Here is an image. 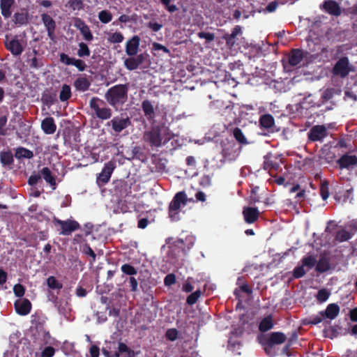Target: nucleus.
<instances>
[{
  "label": "nucleus",
  "mask_w": 357,
  "mask_h": 357,
  "mask_svg": "<svg viewBox=\"0 0 357 357\" xmlns=\"http://www.w3.org/2000/svg\"><path fill=\"white\" fill-rule=\"evenodd\" d=\"M128 92L127 84H116L107 91L105 98L109 105L117 110L127 101Z\"/></svg>",
  "instance_id": "nucleus-1"
},
{
  "label": "nucleus",
  "mask_w": 357,
  "mask_h": 357,
  "mask_svg": "<svg viewBox=\"0 0 357 357\" xmlns=\"http://www.w3.org/2000/svg\"><path fill=\"white\" fill-rule=\"evenodd\" d=\"M191 199H188L185 192H177L169 205V217L172 221H178L180 220L181 208L186 206Z\"/></svg>",
  "instance_id": "nucleus-2"
},
{
  "label": "nucleus",
  "mask_w": 357,
  "mask_h": 357,
  "mask_svg": "<svg viewBox=\"0 0 357 357\" xmlns=\"http://www.w3.org/2000/svg\"><path fill=\"white\" fill-rule=\"evenodd\" d=\"M166 130L159 129L158 127L153 128L149 132L145 133L144 137L151 145L160 146L163 143L167 142L170 137L166 136Z\"/></svg>",
  "instance_id": "nucleus-3"
},
{
  "label": "nucleus",
  "mask_w": 357,
  "mask_h": 357,
  "mask_svg": "<svg viewBox=\"0 0 357 357\" xmlns=\"http://www.w3.org/2000/svg\"><path fill=\"white\" fill-rule=\"evenodd\" d=\"M104 105V101L97 97L92 98L89 101L90 107L94 111L96 116L100 119L107 120L112 116V109L108 107H102Z\"/></svg>",
  "instance_id": "nucleus-4"
},
{
  "label": "nucleus",
  "mask_w": 357,
  "mask_h": 357,
  "mask_svg": "<svg viewBox=\"0 0 357 357\" xmlns=\"http://www.w3.org/2000/svg\"><path fill=\"white\" fill-rule=\"evenodd\" d=\"M353 70L354 68L350 64L349 59L347 56H342L334 65L332 73L335 76L344 78Z\"/></svg>",
  "instance_id": "nucleus-5"
},
{
  "label": "nucleus",
  "mask_w": 357,
  "mask_h": 357,
  "mask_svg": "<svg viewBox=\"0 0 357 357\" xmlns=\"http://www.w3.org/2000/svg\"><path fill=\"white\" fill-rule=\"evenodd\" d=\"M257 340L264 350L268 351V317H264L259 323L257 332Z\"/></svg>",
  "instance_id": "nucleus-6"
},
{
  "label": "nucleus",
  "mask_w": 357,
  "mask_h": 357,
  "mask_svg": "<svg viewBox=\"0 0 357 357\" xmlns=\"http://www.w3.org/2000/svg\"><path fill=\"white\" fill-rule=\"evenodd\" d=\"M107 125L112 126L115 133H119L131 125V121L129 117L120 115L114 116L107 123Z\"/></svg>",
  "instance_id": "nucleus-7"
},
{
  "label": "nucleus",
  "mask_w": 357,
  "mask_h": 357,
  "mask_svg": "<svg viewBox=\"0 0 357 357\" xmlns=\"http://www.w3.org/2000/svg\"><path fill=\"white\" fill-rule=\"evenodd\" d=\"M116 167V163L114 161H109L105 164V166L101 172L97 176L96 182L98 185H102L107 183L112 176L114 169Z\"/></svg>",
  "instance_id": "nucleus-8"
},
{
  "label": "nucleus",
  "mask_w": 357,
  "mask_h": 357,
  "mask_svg": "<svg viewBox=\"0 0 357 357\" xmlns=\"http://www.w3.org/2000/svg\"><path fill=\"white\" fill-rule=\"evenodd\" d=\"M55 223L60 225L61 231L59 234L64 236L70 235L73 231L79 228V223L73 220H67L64 221L56 219L55 220Z\"/></svg>",
  "instance_id": "nucleus-9"
},
{
  "label": "nucleus",
  "mask_w": 357,
  "mask_h": 357,
  "mask_svg": "<svg viewBox=\"0 0 357 357\" xmlns=\"http://www.w3.org/2000/svg\"><path fill=\"white\" fill-rule=\"evenodd\" d=\"M320 8L326 13L335 17H339L342 14V8L335 0H324V3L320 6Z\"/></svg>",
  "instance_id": "nucleus-10"
},
{
  "label": "nucleus",
  "mask_w": 357,
  "mask_h": 357,
  "mask_svg": "<svg viewBox=\"0 0 357 357\" xmlns=\"http://www.w3.org/2000/svg\"><path fill=\"white\" fill-rule=\"evenodd\" d=\"M327 136V130L323 125L314 126L307 133L308 139L311 142L321 141Z\"/></svg>",
  "instance_id": "nucleus-11"
},
{
  "label": "nucleus",
  "mask_w": 357,
  "mask_h": 357,
  "mask_svg": "<svg viewBox=\"0 0 357 357\" xmlns=\"http://www.w3.org/2000/svg\"><path fill=\"white\" fill-rule=\"evenodd\" d=\"M14 305L16 312L21 316L27 315L31 310V303L26 298L17 299Z\"/></svg>",
  "instance_id": "nucleus-12"
},
{
  "label": "nucleus",
  "mask_w": 357,
  "mask_h": 357,
  "mask_svg": "<svg viewBox=\"0 0 357 357\" xmlns=\"http://www.w3.org/2000/svg\"><path fill=\"white\" fill-rule=\"evenodd\" d=\"M6 48L15 56H18L22 54L24 50V47L21 43L19 41L17 37L8 40V39L5 42Z\"/></svg>",
  "instance_id": "nucleus-13"
},
{
  "label": "nucleus",
  "mask_w": 357,
  "mask_h": 357,
  "mask_svg": "<svg viewBox=\"0 0 357 357\" xmlns=\"http://www.w3.org/2000/svg\"><path fill=\"white\" fill-rule=\"evenodd\" d=\"M140 38L137 36H134L131 39L128 40L126 44V52L132 56L137 54L139 47Z\"/></svg>",
  "instance_id": "nucleus-14"
},
{
  "label": "nucleus",
  "mask_w": 357,
  "mask_h": 357,
  "mask_svg": "<svg viewBox=\"0 0 357 357\" xmlns=\"http://www.w3.org/2000/svg\"><path fill=\"white\" fill-rule=\"evenodd\" d=\"M337 163L340 169H349L351 166L357 164V156L344 154L337 160Z\"/></svg>",
  "instance_id": "nucleus-15"
},
{
  "label": "nucleus",
  "mask_w": 357,
  "mask_h": 357,
  "mask_svg": "<svg viewBox=\"0 0 357 357\" xmlns=\"http://www.w3.org/2000/svg\"><path fill=\"white\" fill-rule=\"evenodd\" d=\"M144 56L142 54L134 57L130 56L124 60V66L129 70H134L144 62Z\"/></svg>",
  "instance_id": "nucleus-16"
},
{
  "label": "nucleus",
  "mask_w": 357,
  "mask_h": 357,
  "mask_svg": "<svg viewBox=\"0 0 357 357\" xmlns=\"http://www.w3.org/2000/svg\"><path fill=\"white\" fill-rule=\"evenodd\" d=\"M307 52L301 49H292L289 54V63L291 66H296L303 59Z\"/></svg>",
  "instance_id": "nucleus-17"
},
{
  "label": "nucleus",
  "mask_w": 357,
  "mask_h": 357,
  "mask_svg": "<svg viewBox=\"0 0 357 357\" xmlns=\"http://www.w3.org/2000/svg\"><path fill=\"white\" fill-rule=\"evenodd\" d=\"M340 310V306L337 303H331L328 305L325 310L320 311L319 314L323 317L332 320L337 317Z\"/></svg>",
  "instance_id": "nucleus-18"
},
{
  "label": "nucleus",
  "mask_w": 357,
  "mask_h": 357,
  "mask_svg": "<svg viewBox=\"0 0 357 357\" xmlns=\"http://www.w3.org/2000/svg\"><path fill=\"white\" fill-rule=\"evenodd\" d=\"M259 211L257 208L253 207H243V215L244 220L246 223L251 224L255 222L259 216Z\"/></svg>",
  "instance_id": "nucleus-19"
},
{
  "label": "nucleus",
  "mask_w": 357,
  "mask_h": 357,
  "mask_svg": "<svg viewBox=\"0 0 357 357\" xmlns=\"http://www.w3.org/2000/svg\"><path fill=\"white\" fill-rule=\"evenodd\" d=\"M41 19L47 31L48 36L52 38L56 27L55 21L50 15L45 13L41 15Z\"/></svg>",
  "instance_id": "nucleus-20"
},
{
  "label": "nucleus",
  "mask_w": 357,
  "mask_h": 357,
  "mask_svg": "<svg viewBox=\"0 0 357 357\" xmlns=\"http://www.w3.org/2000/svg\"><path fill=\"white\" fill-rule=\"evenodd\" d=\"M41 128L45 134H53L56 129L54 120L52 117H47L41 123Z\"/></svg>",
  "instance_id": "nucleus-21"
},
{
  "label": "nucleus",
  "mask_w": 357,
  "mask_h": 357,
  "mask_svg": "<svg viewBox=\"0 0 357 357\" xmlns=\"http://www.w3.org/2000/svg\"><path fill=\"white\" fill-rule=\"evenodd\" d=\"M15 3V0H1L0 8L1 15L5 18H9L11 16V7Z\"/></svg>",
  "instance_id": "nucleus-22"
},
{
  "label": "nucleus",
  "mask_w": 357,
  "mask_h": 357,
  "mask_svg": "<svg viewBox=\"0 0 357 357\" xmlns=\"http://www.w3.org/2000/svg\"><path fill=\"white\" fill-rule=\"evenodd\" d=\"M331 268L330 260L326 256H321L316 263V271L320 273L328 271Z\"/></svg>",
  "instance_id": "nucleus-23"
},
{
  "label": "nucleus",
  "mask_w": 357,
  "mask_h": 357,
  "mask_svg": "<svg viewBox=\"0 0 357 357\" xmlns=\"http://www.w3.org/2000/svg\"><path fill=\"white\" fill-rule=\"evenodd\" d=\"M286 335L282 332H273L269 333V347L274 344H280L285 342Z\"/></svg>",
  "instance_id": "nucleus-24"
},
{
  "label": "nucleus",
  "mask_w": 357,
  "mask_h": 357,
  "mask_svg": "<svg viewBox=\"0 0 357 357\" xmlns=\"http://www.w3.org/2000/svg\"><path fill=\"white\" fill-rule=\"evenodd\" d=\"M45 181L49 183L53 190H55L56 188V183L54 176L52 174L50 169L48 167H43L40 170V174Z\"/></svg>",
  "instance_id": "nucleus-25"
},
{
  "label": "nucleus",
  "mask_w": 357,
  "mask_h": 357,
  "mask_svg": "<svg viewBox=\"0 0 357 357\" xmlns=\"http://www.w3.org/2000/svg\"><path fill=\"white\" fill-rule=\"evenodd\" d=\"M142 110L148 119H152L155 116L154 108L149 100H144L142 104Z\"/></svg>",
  "instance_id": "nucleus-26"
},
{
  "label": "nucleus",
  "mask_w": 357,
  "mask_h": 357,
  "mask_svg": "<svg viewBox=\"0 0 357 357\" xmlns=\"http://www.w3.org/2000/svg\"><path fill=\"white\" fill-rule=\"evenodd\" d=\"M90 85V82L86 77H83L77 78L74 83L76 89L80 91H87Z\"/></svg>",
  "instance_id": "nucleus-27"
},
{
  "label": "nucleus",
  "mask_w": 357,
  "mask_h": 357,
  "mask_svg": "<svg viewBox=\"0 0 357 357\" xmlns=\"http://www.w3.org/2000/svg\"><path fill=\"white\" fill-rule=\"evenodd\" d=\"M115 357H132V352L122 342L119 343L118 351L114 354Z\"/></svg>",
  "instance_id": "nucleus-28"
},
{
  "label": "nucleus",
  "mask_w": 357,
  "mask_h": 357,
  "mask_svg": "<svg viewBox=\"0 0 357 357\" xmlns=\"http://www.w3.org/2000/svg\"><path fill=\"white\" fill-rule=\"evenodd\" d=\"M15 158L17 159H22V158H31L33 156V153L31 151L20 147L17 149L15 154Z\"/></svg>",
  "instance_id": "nucleus-29"
},
{
  "label": "nucleus",
  "mask_w": 357,
  "mask_h": 357,
  "mask_svg": "<svg viewBox=\"0 0 357 357\" xmlns=\"http://www.w3.org/2000/svg\"><path fill=\"white\" fill-rule=\"evenodd\" d=\"M71 88L68 84H63L59 93V99L61 101H67L71 97Z\"/></svg>",
  "instance_id": "nucleus-30"
},
{
  "label": "nucleus",
  "mask_w": 357,
  "mask_h": 357,
  "mask_svg": "<svg viewBox=\"0 0 357 357\" xmlns=\"http://www.w3.org/2000/svg\"><path fill=\"white\" fill-rule=\"evenodd\" d=\"M331 295V292L325 288L321 289L318 291L316 298L319 303L326 302Z\"/></svg>",
  "instance_id": "nucleus-31"
},
{
  "label": "nucleus",
  "mask_w": 357,
  "mask_h": 357,
  "mask_svg": "<svg viewBox=\"0 0 357 357\" xmlns=\"http://www.w3.org/2000/svg\"><path fill=\"white\" fill-rule=\"evenodd\" d=\"M0 160L3 165H9L13 162V154L10 151L1 152Z\"/></svg>",
  "instance_id": "nucleus-32"
},
{
  "label": "nucleus",
  "mask_w": 357,
  "mask_h": 357,
  "mask_svg": "<svg viewBox=\"0 0 357 357\" xmlns=\"http://www.w3.org/2000/svg\"><path fill=\"white\" fill-rule=\"evenodd\" d=\"M47 286L52 289H61L63 287L62 284L54 276H50L47 279Z\"/></svg>",
  "instance_id": "nucleus-33"
},
{
  "label": "nucleus",
  "mask_w": 357,
  "mask_h": 357,
  "mask_svg": "<svg viewBox=\"0 0 357 357\" xmlns=\"http://www.w3.org/2000/svg\"><path fill=\"white\" fill-rule=\"evenodd\" d=\"M233 135L235 139L241 144H246L248 142L242 132L241 130L238 128H236L233 131Z\"/></svg>",
  "instance_id": "nucleus-34"
},
{
  "label": "nucleus",
  "mask_w": 357,
  "mask_h": 357,
  "mask_svg": "<svg viewBox=\"0 0 357 357\" xmlns=\"http://www.w3.org/2000/svg\"><path fill=\"white\" fill-rule=\"evenodd\" d=\"M90 50L84 43H79V50L77 51V55L79 57L89 56L90 55Z\"/></svg>",
  "instance_id": "nucleus-35"
},
{
  "label": "nucleus",
  "mask_w": 357,
  "mask_h": 357,
  "mask_svg": "<svg viewBox=\"0 0 357 357\" xmlns=\"http://www.w3.org/2000/svg\"><path fill=\"white\" fill-rule=\"evenodd\" d=\"M301 261L303 266H307L310 269L312 268L317 263L316 259L312 256L305 257Z\"/></svg>",
  "instance_id": "nucleus-36"
},
{
  "label": "nucleus",
  "mask_w": 357,
  "mask_h": 357,
  "mask_svg": "<svg viewBox=\"0 0 357 357\" xmlns=\"http://www.w3.org/2000/svg\"><path fill=\"white\" fill-rule=\"evenodd\" d=\"M124 39L123 34L120 32L111 33L107 38L108 41L112 43H120Z\"/></svg>",
  "instance_id": "nucleus-37"
},
{
  "label": "nucleus",
  "mask_w": 357,
  "mask_h": 357,
  "mask_svg": "<svg viewBox=\"0 0 357 357\" xmlns=\"http://www.w3.org/2000/svg\"><path fill=\"white\" fill-rule=\"evenodd\" d=\"M269 176H271V178H269V183L274 182L280 185H284V186H287L288 185L287 182L285 183V178H284V176H276L273 175L271 172H269Z\"/></svg>",
  "instance_id": "nucleus-38"
},
{
  "label": "nucleus",
  "mask_w": 357,
  "mask_h": 357,
  "mask_svg": "<svg viewBox=\"0 0 357 357\" xmlns=\"http://www.w3.org/2000/svg\"><path fill=\"white\" fill-rule=\"evenodd\" d=\"M98 18L102 23H109L112 19V14L107 10H102L98 13Z\"/></svg>",
  "instance_id": "nucleus-39"
},
{
  "label": "nucleus",
  "mask_w": 357,
  "mask_h": 357,
  "mask_svg": "<svg viewBox=\"0 0 357 357\" xmlns=\"http://www.w3.org/2000/svg\"><path fill=\"white\" fill-rule=\"evenodd\" d=\"M13 21L16 24H25L27 22V17L26 15L24 13H15L13 17Z\"/></svg>",
  "instance_id": "nucleus-40"
},
{
  "label": "nucleus",
  "mask_w": 357,
  "mask_h": 357,
  "mask_svg": "<svg viewBox=\"0 0 357 357\" xmlns=\"http://www.w3.org/2000/svg\"><path fill=\"white\" fill-rule=\"evenodd\" d=\"M335 238L338 241L344 242L349 240L351 238V234L346 230H341L337 232Z\"/></svg>",
  "instance_id": "nucleus-41"
},
{
  "label": "nucleus",
  "mask_w": 357,
  "mask_h": 357,
  "mask_svg": "<svg viewBox=\"0 0 357 357\" xmlns=\"http://www.w3.org/2000/svg\"><path fill=\"white\" fill-rule=\"evenodd\" d=\"M319 191L320 195L324 200H326L328 198L330 193L328 182L325 181L321 183Z\"/></svg>",
  "instance_id": "nucleus-42"
},
{
  "label": "nucleus",
  "mask_w": 357,
  "mask_h": 357,
  "mask_svg": "<svg viewBox=\"0 0 357 357\" xmlns=\"http://www.w3.org/2000/svg\"><path fill=\"white\" fill-rule=\"evenodd\" d=\"M306 273L303 265L296 266L293 271V277L296 279L303 277Z\"/></svg>",
  "instance_id": "nucleus-43"
},
{
  "label": "nucleus",
  "mask_w": 357,
  "mask_h": 357,
  "mask_svg": "<svg viewBox=\"0 0 357 357\" xmlns=\"http://www.w3.org/2000/svg\"><path fill=\"white\" fill-rule=\"evenodd\" d=\"M202 294L201 291L197 290L196 291L192 293L187 298V303L189 305H193L195 304L198 298L200 297Z\"/></svg>",
  "instance_id": "nucleus-44"
},
{
  "label": "nucleus",
  "mask_w": 357,
  "mask_h": 357,
  "mask_svg": "<svg viewBox=\"0 0 357 357\" xmlns=\"http://www.w3.org/2000/svg\"><path fill=\"white\" fill-rule=\"evenodd\" d=\"M162 5L165 7L169 13H174L178 10V8L174 4H171L172 0H160Z\"/></svg>",
  "instance_id": "nucleus-45"
},
{
  "label": "nucleus",
  "mask_w": 357,
  "mask_h": 357,
  "mask_svg": "<svg viewBox=\"0 0 357 357\" xmlns=\"http://www.w3.org/2000/svg\"><path fill=\"white\" fill-rule=\"evenodd\" d=\"M121 271L124 273L129 275H134L137 273V270L133 266H132L129 264H123L121 266Z\"/></svg>",
  "instance_id": "nucleus-46"
},
{
  "label": "nucleus",
  "mask_w": 357,
  "mask_h": 357,
  "mask_svg": "<svg viewBox=\"0 0 357 357\" xmlns=\"http://www.w3.org/2000/svg\"><path fill=\"white\" fill-rule=\"evenodd\" d=\"M281 162V159H280V162H273L272 160V155L269 153V172H271V170H278L280 168Z\"/></svg>",
  "instance_id": "nucleus-47"
},
{
  "label": "nucleus",
  "mask_w": 357,
  "mask_h": 357,
  "mask_svg": "<svg viewBox=\"0 0 357 357\" xmlns=\"http://www.w3.org/2000/svg\"><path fill=\"white\" fill-rule=\"evenodd\" d=\"M81 33L83 35L84 39L87 41H91L93 40V35L89 29V27L86 26L83 29L80 31Z\"/></svg>",
  "instance_id": "nucleus-48"
},
{
  "label": "nucleus",
  "mask_w": 357,
  "mask_h": 357,
  "mask_svg": "<svg viewBox=\"0 0 357 357\" xmlns=\"http://www.w3.org/2000/svg\"><path fill=\"white\" fill-rule=\"evenodd\" d=\"M13 291L15 296L22 297L24 294L25 289L22 284H17L14 286Z\"/></svg>",
  "instance_id": "nucleus-49"
},
{
  "label": "nucleus",
  "mask_w": 357,
  "mask_h": 357,
  "mask_svg": "<svg viewBox=\"0 0 357 357\" xmlns=\"http://www.w3.org/2000/svg\"><path fill=\"white\" fill-rule=\"evenodd\" d=\"M55 353V349L52 347H45L41 353V357H52Z\"/></svg>",
  "instance_id": "nucleus-50"
},
{
  "label": "nucleus",
  "mask_w": 357,
  "mask_h": 357,
  "mask_svg": "<svg viewBox=\"0 0 357 357\" xmlns=\"http://www.w3.org/2000/svg\"><path fill=\"white\" fill-rule=\"evenodd\" d=\"M178 336V331L174 328L167 330L166 332V337L168 340L174 341L176 340Z\"/></svg>",
  "instance_id": "nucleus-51"
},
{
  "label": "nucleus",
  "mask_w": 357,
  "mask_h": 357,
  "mask_svg": "<svg viewBox=\"0 0 357 357\" xmlns=\"http://www.w3.org/2000/svg\"><path fill=\"white\" fill-rule=\"evenodd\" d=\"M72 66H75L79 71H84L86 66L82 60L76 59H74Z\"/></svg>",
  "instance_id": "nucleus-52"
},
{
  "label": "nucleus",
  "mask_w": 357,
  "mask_h": 357,
  "mask_svg": "<svg viewBox=\"0 0 357 357\" xmlns=\"http://www.w3.org/2000/svg\"><path fill=\"white\" fill-rule=\"evenodd\" d=\"M324 319H325V317H323L321 314L312 316L310 317L308 323L312 325H317L321 323Z\"/></svg>",
  "instance_id": "nucleus-53"
},
{
  "label": "nucleus",
  "mask_w": 357,
  "mask_h": 357,
  "mask_svg": "<svg viewBox=\"0 0 357 357\" xmlns=\"http://www.w3.org/2000/svg\"><path fill=\"white\" fill-rule=\"evenodd\" d=\"M87 25L80 18H75L74 21V26L81 31Z\"/></svg>",
  "instance_id": "nucleus-54"
},
{
  "label": "nucleus",
  "mask_w": 357,
  "mask_h": 357,
  "mask_svg": "<svg viewBox=\"0 0 357 357\" xmlns=\"http://www.w3.org/2000/svg\"><path fill=\"white\" fill-rule=\"evenodd\" d=\"M41 176L40 174H32L29 178L28 183L31 186L35 185L37 184Z\"/></svg>",
  "instance_id": "nucleus-55"
},
{
  "label": "nucleus",
  "mask_w": 357,
  "mask_h": 357,
  "mask_svg": "<svg viewBox=\"0 0 357 357\" xmlns=\"http://www.w3.org/2000/svg\"><path fill=\"white\" fill-rule=\"evenodd\" d=\"M74 59L75 58L69 57L68 55L63 53L60 55L61 61L66 65H73Z\"/></svg>",
  "instance_id": "nucleus-56"
},
{
  "label": "nucleus",
  "mask_w": 357,
  "mask_h": 357,
  "mask_svg": "<svg viewBox=\"0 0 357 357\" xmlns=\"http://www.w3.org/2000/svg\"><path fill=\"white\" fill-rule=\"evenodd\" d=\"M198 36L199 38H204L206 39L207 41H212L213 40L215 36H214V34L213 33H206V32H199L198 33Z\"/></svg>",
  "instance_id": "nucleus-57"
},
{
  "label": "nucleus",
  "mask_w": 357,
  "mask_h": 357,
  "mask_svg": "<svg viewBox=\"0 0 357 357\" xmlns=\"http://www.w3.org/2000/svg\"><path fill=\"white\" fill-rule=\"evenodd\" d=\"M176 282L175 276L173 274H169L165 278V284L167 286L172 285Z\"/></svg>",
  "instance_id": "nucleus-58"
},
{
  "label": "nucleus",
  "mask_w": 357,
  "mask_h": 357,
  "mask_svg": "<svg viewBox=\"0 0 357 357\" xmlns=\"http://www.w3.org/2000/svg\"><path fill=\"white\" fill-rule=\"evenodd\" d=\"M148 27L150 28L154 32H157L161 29L162 25L157 22H150L148 24Z\"/></svg>",
  "instance_id": "nucleus-59"
},
{
  "label": "nucleus",
  "mask_w": 357,
  "mask_h": 357,
  "mask_svg": "<svg viewBox=\"0 0 357 357\" xmlns=\"http://www.w3.org/2000/svg\"><path fill=\"white\" fill-rule=\"evenodd\" d=\"M259 123L261 128H268V114H261L259 119Z\"/></svg>",
  "instance_id": "nucleus-60"
},
{
  "label": "nucleus",
  "mask_w": 357,
  "mask_h": 357,
  "mask_svg": "<svg viewBox=\"0 0 357 357\" xmlns=\"http://www.w3.org/2000/svg\"><path fill=\"white\" fill-rule=\"evenodd\" d=\"M153 48L155 51L162 50L165 53H169V50L166 47L158 43H153Z\"/></svg>",
  "instance_id": "nucleus-61"
},
{
  "label": "nucleus",
  "mask_w": 357,
  "mask_h": 357,
  "mask_svg": "<svg viewBox=\"0 0 357 357\" xmlns=\"http://www.w3.org/2000/svg\"><path fill=\"white\" fill-rule=\"evenodd\" d=\"M128 282L130 283V286L131 287L132 291H136L137 290L138 282L137 280L133 277H130Z\"/></svg>",
  "instance_id": "nucleus-62"
},
{
  "label": "nucleus",
  "mask_w": 357,
  "mask_h": 357,
  "mask_svg": "<svg viewBox=\"0 0 357 357\" xmlns=\"http://www.w3.org/2000/svg\"><path fill=\"white\" fill-rule=\"evenodd\" d=\"M84 252L86 255H88L92 257L93 261L96 260V254L89 246L86 245L84 249Z\"/></svg>",
  "instance_id": "nucleus-63"
},
{
  "label": "nucleus",
  "mask_w": 357,
  "mask_h": 357,
  "mask_svg": "<svg viewBox=\"0 0 357 357\" xmlns=\"http://www.w3.org/2000/svg\"><path fill=\"white\" fill-rule=\"evenodd\" d=\"M349 317L352 321L357 322V307H354L350 310Z\"/></svg>",
  "instance_id": "nucleus-64"
}]
</instances>
